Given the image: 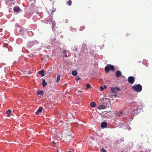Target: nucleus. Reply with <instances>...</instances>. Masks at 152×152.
I'll list each match as a JSON object with an SVG mask.
<instances>
[{
    "instance_id": "1",
    "label": "nucleus",
    "mask_w": 152,
    "mask_h": 152,
    "mask_svg": "<svg viewBox=\"0 0 152 152\" xmlns=\"http://www.w3.org/2000/svg\"><path fill=\"white\" fill-rule=\"evenodd\" d=\"M115 70V68L114 66L111 64H108L107 65L105 68V73L106 74L108 73L110 70L112 71H114Z\"/></svg>"
},
{
    "instance_id": "2",
    "label": "nucleus",
    "mask_w": 152,
    "mask_h": 152,
    "mask_svg": "<svg viewBox=\"0 0 152 152\" xmlns=\"http://www.w3.org/2000/svg\"><path fill=\"white\" fill-rule=\"evenodd\" d=\"M132 88L136 92H140L142 90V86L141 85L138 84L135 86H133Z\"/></svg>"
},
{
    "instance_id": "3",
    "label": "nucleus",
    "mask_w": 152,
    "mask_h": 152,
    "mask_svg": "<svg viewBox=\"0 0 152 152\" xmlns=\"http://www.w3.org/2000/svg\"><path fill=\"white\" fill-rule=\"evenodd\" d=\"M135 79L133 76H130L128 77V81L130 84H132L134 82Z\"/></svg>"
},
{
    "instance_id": "4",
    "label": "nucleus",
    "mask_w": 152,
    "mask_h": 152,
    "mask_svg": "<svg viewBox=\"0 0 152 152\" xmlns=\"http://www.w3.org/2000/svg\"><path fill=\"white\" fill-rule=\"evenodd\" d=\"M139 105H138L137 104L135 105L134 107H133V111L134 112V113H135L136 112L135 111H136L137 110H140V108H139Z\"/></svg>"
},
{
    "instance_id": "5",
    "label": "nucleus",
    "mask_w": 152,
    "mask_h": 152,
    "mask_svg": "<svg viewBox=\"0 0 152 152\" xmlns=\"http://www.w3.org/2000/svg\"><path fill=\"white\" fill-rule=\"evenodd\" d=\"M107 126V123L106 122H103L101 124V127L102 128H105Z\"/></svg>"
},
{
    "instance_id": "6",
    "label": "nucleus",
    "mask_w": 152,
    "mask_h": 152,
    "mask_svg": "<svg viewBox=\"0 0 152 152\" xmlns=\"http://www.w3.org/2000/svg\"><path fill=\"white\" fill-rule=\"evenodd\" d=\"M121 72L119 71H117L116 72V76L118 78L120 77L121 75Z\"/></svg>"
},
{
    "instance_id": "7",
    "label": "nucleus",
    "mask_w": 152,
    "mask_h": 152,
    "mask_svg": "<svg viewBox=\"0 0 152 152\" xmlns=\"http://www.w3.org/2000/svg\"><path fill=\"white\" fill-rule=\"evenodd\" d=\"M72 137L70 135H69L67 136L66 137L65 140H67V141H69L70 140H72Z\"/></svg>"
},
{
    "instance_id": "8",
    "label": "nucleus",
    "mask_w": 152,
    "mask_h": 152,
    "mask_svg": "<svg viewBox=\"0 0 152 152\" xmlns=\"http://www.w3.org/2000/svg\"><path fill=\"white\" fill-rule=\"evenodd\" d=\"M44 71L43 69H42L40 71L38 72V73L39 74L41 75L42 76H45L44 74Z\"/></svg>"
},
{
    "instance_id": "9",
    "label": "nucleus",
    "mask_w": 152,
    "mask_h": 152,
    "mask_svg": "<svg viewBox=\"0 0 152 152\" xmlns=\"http://www.w3.org/2000/svg\"><path fill=\"white\" fill-rule=\"evenodd\" d=\"M11 111L12 110L10 109H9L6 111V113L7 115V116L9 117L10 115Z\"/></svg>"
},
{
    "instance_id": "10",
    "label": "nucleus",
    "mask_w": 152,
    "mask_h": 152,
    "mask_svg": "<svg viewBox=\"0 0 152 152\" xmlns=\"http://www.w3.org/2000/svg\"><path fill=\"white\" fill-rule=\"evenodd\" d=\"M20 8L18 6H15L14 8V10L16 12H18L20 10Z\"/></svg>"
},
{
    "instance_id": "11",
    "label": "nucleus",
    "mask_w": 152,
    "mask_h": 152,
    "mask_svg": "<svg viewBox=\"0 0 152 152\" xmlns=\"http://www.w3.org/2000/svg\"><path fill=\"white\" fill-rule=\"evenodd\" d=\"M105 106L103 105H99L98 107V109L99 110H101L105 109Z\"/></svg>"
},
{
    "instance_id": "12",
    "label": "nucleus",
    "mask_w": 152,
    "mask_h": 152,
    "mask_svg": "<svg viewBox=\"0 0 152 152\" xmlns=\"http://www.w3.org/2000/svg\"><path fill=\"white\" fill-rule=\"evenodd\" d=\"M72 74L74 76H76L77 74V71L75 70H73L72 72Z\"/></svg>"
},
{
    "instance_id": "13",
    "label": "nucleus",
    "mask_w": 152,
    "mask_h": 152,
    "mask_svg": "<svg viewBox=\"0 0 152 152\" xmlns=\"http://www.w3.org/2000/svg\"><path fill=\"white\" fill-rule=\"evenodd\" d=\"M67 51L66 50L64 49H63V51L62 52V53L63 54L65 55V56L66 57H67L68 56L67 55Z\"/></svg>"
},
{
    "instance_id": "14",
    "label": "nucleus",
    "mask_w": 152,
    "mask_h": 152,
    "mask_svg": "<svg viewBox=\"0 0 152 152\" xmlns=\"http://www.w3.org/2000/svg\"><path fill=\"white\" fill-rule=\"evenodd\" d=\"M37 94L42 96L44 95V92L42 91H39L37 92Z\"/></svg>"
},
{
    "instance_id": "15",
    "label": "nucleus",
    "mask_w": 152,
    "mask_h": 152,
    "mask_svg": "<svg viewBox=\"0 0 152 152\" xmlns=\"http://www.w3.org/2000/svg\"><path fill=\"white\" fill-rule=\"evenodd\" d=\"M42 84L43 85V87L45 86L47 84V83L45 82V79L43 80Z\"/></svg>"
},
{
    "instance_id": "16",
    "label": "nucleus",
    "mask_w": 152,
    "mask_h": 152,
    "mask_svg": "<svg viewBox=\"0 0 152 152\" xmlns=\"http://www.w3.org/2000/svg\"><path fill=\"white\" fill-rule=\"evenodd\" d=\"M24 30L23 29H22L19 31V33L21 35H23L24 33Z\"/></svg>"
},
{
    "instance_id": "17",
    "label": "nucleus",
    "mask_w": 152,
    "mask_h": 152,
    "mask_svg": "<svg viewBox=\"0 0 152 152\" xmlns=\"http://www.w3.org/2000/svg\"><path fill=\"white\" fill-rule=\"evenodd\" d=\"M123 113L120 111L119 112L117 113V114L119 116H121L123 115Z\"/></svg>"
},
{
    "instance_id": "18",
    "label": "nucleus",
    "mask_w": 152,
    "mask_h": 152,
    "mask_svg": "<svg viewBox=\"0 0 152 152\" xmlns=\"http://www.w3.org/2000/svg\"><path fill=\"white\" fill-rule=\"evenodd\" d=\"M90 105L92 107H94L96 105L95 103L94 102H91L90 103Z\"/></svg>"
},
{
    "instance_id": "19",
    "label": "nucleus",
    "mask_w": 152,
    "mask_h": 152,
    "mask_svg": "<svg viewBox=\"0 0 152 152\" xmlns=\"http://www.w3.org/2000/svg\"><path fill=\"white\" fill-rule=\"evenodd\" d=\"M104 87L103 88L102 86H100V88L101 91H102L104 89H106L107 88V87L105 85H104Z\"/></svg>"
},
{
    "instance_id": "20",
    "label": "nucleus",
    "mask_w": 152,
    "mask_h": 152,
    "mask_svg": "<svg viewBox=\"0 0 152 152\" xmlns=\"http://www.w3.org/2000/svg\"><path fill=\"white\" fill-rule=\"evenodd\" d=\"M60 75H58L57 77L56 82L57 83H58L59 82L60 80Z\"/></svg>"
},
{
    "instance_id": "21",
    "label": "nucleus",
    "mask_w": 152,
    "mask_h": 152,
    "mask_svg": "<svg viewBox=\"0 0 152 152\" xmlns=\"http://www.w3.org/2000/svg\"><path fill=\"white\" fill-rule=\"evenodd\" d=\"M52 68H50L49 70H48V72L49 73H52L53 72L52 71Z\"/></svg>"
},
{
    "instance_id": "22",
    "label": "nucleus",
    "mask_w": 152,
    "mask_h": 152,
    "mask_svg": "<svg viewBox=\"0 0 152 152\" xmlns=\"http://www.w3.org/2000/svg\"><path fill=\"white\" fill-rule=\"evenodd\" d=\"M80 77L79 76L76 77L75 78V80L77 81H78V80H80Z\"/></svg>"
},
{
    "instance_id": "23",
    "label": "nucleus",
    "mask_w": 152,
    "mask_h": 152,
    "mask_svg": "<svg viewBox=\"0 0 152 152\" xmlns=\"http://www.w3.org/2000/svg\"><path fill=\"white\" fill-rule=\"evenodd\" d=\"M42 107H40L37 110L38 112H39V113L42 112Z\"/></svg>"
},
{
    "instance_id": "24",
    "label": "nucleus",
    "mask_w": 152,
    "mask_h": 152,
    "mask_svg": "<svg viewBox=\"0 0 152 152\" xmlns=\"http://www.w3.org/2000/svg\"><path fill=\"white\" fill-rule=\"evenodd\" d=\"M72 1L71 0H69L67 2L69 6L71 5L72 4Z\"/></svg>"
},
{
    "instance_id": "25",
    "label": "nucleus",
    "mask_w": 152,
    "mask_h": 152,
    "mask_svg": "<svg viewBox=\"0 0 152 152\" xmlns=\"http://www.w3.org/2000/svg\"><path fill=\"white\" fill-rule=\"evenodd\" d=\"M86 89H87L88 88H89L91 87V86L88 83L86 84Z\"/></svg>"
},
{
    "instance_id": "26",
    "label": "nucleus",
    "mask_w": 152,
    "mask_h": 152,
    "mask_svg": "<svg viewBox=\"0 0 152 152\" xmlns=\"http://www.w3.org/2000/svg\"><path fill=\"white\" fill-rule=\"evenodd\" d=\"M101 151L102 152H106V151L104 148H102L101 150Z\"/></svg>"
},
{
    "instance_id": "27",
    "label": "nucleus",
    "mask_w": 152,
    "mask_h": 152,
    "mask_svg": "<svg viewBox=\"0 0 152 152\" xmlns=\"http://www.w3.org/2000/svg\"><path fill=\"white\" fill-rule=\"evenodd\" d=\"M111 90V91H112V92H113V93L115 92V88H112Z\"/></svg>"
},
{
    "instance_id": "28",
    "label": "nucleus",
    "mask_w": 152,
    "mask_h": 152,
    "mask_svg": "<svg viewBox=\"0 0 152 152\" xmlns=\"http://www.w3.org/2000/svg\"><path fill=\"white\" fill-rule=\"evenodd\" d=\"M115 89H116L117 91H119L120 90L119 88L118 87H115Z\"/></svg>"
},
{
    "instance_id": "29",
    "label": "nucleus",
    "mask_w": 152,
    "mask_h": 152,
    "mask_svg": "<svg viewBox=\"0 0 152 152\" xmlns=\"http://www.w3.org/2000/svg\"><path fill=\"white\" fill-rule=\"evenodd\" d=\"M84 28V26H83L82 27L80 28V30L81 31H82Z\"/></svg>"
},
{
    "instance_id": "30",
    "label": "nucleus",
    "mask_w": 152,
    "mask_h": 152,
    "mask_svg": "<svg viewBox=\"0 0 152 152\" xmlns=\"http://www.w3.org/2000/svg\"><path fill=\"white\" fill-rule=\"evenodd\" d=\"M52 143L54 145H53V146L54 147L55 146L54 145L55 144V142L54 141H52Z\"/></svg>"
},
{
    "instance_id": "31",
    "label": "nucleus",
    "mask_w": 152,
    "mask_h": 152,
    "mask_svg": "<svg viewBox=\"0 0 152 152\" xmlns=\"http://www.w3.org/2000/svg\"><path fill=\"white\" fill-rule=\"evenodd\" d=\"M39 112H38V111H37L36 112V114L37 115H38L39 114Z\"/></svg>"
},
{
    "instance_id": "32",
    "label": "nucleus",
    "mask_w": 152,
    "mask_h": 152,
    "mask_svg": "<svg viewBox=\"0 0 152 152\" xmlns=\"http://www.w3.org/2000/svg\"><path fill=\"white\" fill-rule=\"evenodd\" d=\"M29 74H31L32 73L31 72H29Z\"/></svg>"
},
{
    "instance_id": "33",
    "label": "nucleus",
    "mask_w": 152,
    "mask_h": 152,
    "mask_svg": "<svg viewBox=\"0 0 152 152\" xmlns=\"http://www.w3.org/2000/svg\"><path fill=\"white\" fill-rule=\"evenodd\" d=\"M57 152H59V151H58V149H57Z\"/></svg>"
},
{
    "instance_id": "34",
    "label": "nucleus",
    "mask_w": 152,
    "mask_h": 152,
    "mask_svg": "<svg viewBox=\"0 0 152 152\" xmlns=\"http://www.w3.org/2000/svg\"><path fill=\"white\" fill-rule=\"evenodd\" d=\"M68 152H72L71 151H69Z\"/></svg>"
}]
</instances>
